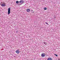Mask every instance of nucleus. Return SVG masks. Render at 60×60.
<instances>
[{
	"instance_id": "nucleus-1",
	"label": "nucleus",
	"mask_w": 60,
	"mask_h": 60,
	"mask_svg": "<svg viewBox=\"0 0 60 60\" xmlns=\"http://www.w3.org/2000/svg\"><path fill=\"white\" fill-rule=\"evenodd\" d=\"M8 14L9 15L10 14V13H11V8H9L8 9Z\"/></svg>"
},
{
	"instance_id": "nucleus-2",
	"label": "nucleus",
	"mask_w": 60,
	"mask_h": 60,
	"mask_svg": "<svg viewBox=\"0 0 60 60\" xmlns=\"http://www.w3.org/2000/svg\"><path fill=\"white\" fill-rule=\"evenodd\" d=\"M23 2L24 0H21L20 1H19V4H22V3H23Z\"/></svg>"
},
{
	"instance_id": "nucleus-3",
	"label": "nucleus",
	"mask_w": 60,
	"mask_h": 60,
	"mask_svg": "<svg viewBox=\"0 0 60 60\" xmlns=\"http://www.w3.org/2000/svg\"><path fill=\"white\" fill-rule=\"evenodd\" d=\"M45 56V53H43L41 54V56L42 57H44V56Z\"/></svg>"
},
{
	"instance_id": "nucleus-4",
	"label": "nucleus",
	"mask_w": 60,
	"mask_h": 60,
	"mask_svg": "<svg viewBox=\"0 0 60 60\" xmlns=\"http://www.w3.org/2000/svg\"><path fill=\"white\" fill-rule=\"evenodd\" d=\"M1 6H2L3 7V6H5V4H0Z\"/></svg>"
},
{
	"instance_id": "nucleus-5",
	"label": "nucleus",
	"mask_w": 60,
	"mask_h": 60,
	"mask_svg": "<svg viewBox=\"0 0 60 60\" xmlns=\"http://www.w3.org/2000/svg\"><path fill=\"white\" fill-rule=\"evenodd\" d=\"M16 52L17 53V54H19V50H17L16 51Z\"/></svg>"
},
{
	"instance_id": "nucleus-6",
	"label": "nucleus",
	"mask_w": 60,
	"mask_h": 60,
	"mask_svg": "<svg viewBox=\"0 0 60 60\" xmlns=\"http://www.w3.org/2000/svg\"><path fill=\"white\" fill-rule=\"evenodd\" d=\"M26 11L27 12H29L30 11V10L29 9H27L26 10Z\"/></svg>"
},
{
	"instance_id": "nucleus-7",
	"label": "nucleus",
	"mask_w": 60,
	"mask_h": 60,
	"mask_svg": "<svg viewBox=\"0 0 60 60\" xmlns=\"http://www.w3.org/2000/svg\"><path fill=\"white\" fill-rule=\"evenodd\" d=\"M19 2L18 1H16V4H19Z\"/></svg>"
},
{
	"instance_id": "nucleus-8",
	"label": "nucleus",
	"mask_w": 60,
	"mask_h": 60,
	"mask_svg": "<svg viewBox=\"0 0 60 60\" xmlns=\"http://www.w3.org/2000/svg\"><path fill=\"white\" fill-rule=\"evenodd\" d=\"M48 60H51L52 59L51 58H49L48 59Z\"/></svg>"
},
{
	"instance_id": "nucleus-9",
	"label": "nucleus",
	"mask_w": 60,
	"mask_h": 60,
	"mask_svg": "<svg viewBox=\"0 0 60 60\" xmlns=\"http://www.w3.org/2000/svg\"><path fill=\"white\" fill-rule=\"evenodd\" d=\"M44 10H47V8H45L44 9Z\"/></svg>"
},
{
	"instance_id": "nucleus-10",
	"label": "nucleus",
	"mask_w": 60,
	"mask_h": 60,
	"mask_svg": "<svg viewBox=\"0 0 60 60\" xmlns=\"http://www.w3.org/2000/svg\"><path fill=\"white\" fill-rule=\"evenodd\" d=\"M31 11L32 12H34V11H33V10H31Z\"/></svg>"
},
{
	"instance_id": "nucleus-11",
	"label": "nucleus",
	"mask_w": 60,
	"mask_h": 60,
	"mask_svg": "<svg viewBox=\"0 0 60 60\" xmlns=\"http://www.w3.org/2000/svg\"><path fill=\"white\" fill-rule=\"evenodd\" d=\"M54 55H55V56H57V55H56L55 54Z\"/></svg>"
},
{
	"instance_id": "nucleus-12",
	"label": "nucleus",
	"mask_w": 60,
	"mask_h": 60,
	"mask_svg": "<svg viewBox=\"0 0 60 60\" xmlns=\"http://www.w3.org/2000/svg\"><path fill=\"white\" fill-rule=\"evenodd\" d=\"M44 44H46V42H44Z\"/></svg>"
},
{
	"instance_id": "nucleus-13",
	"label": "nucleus",
	"mask_w": 60,
	"mask_h": 60,
	"mask_svg": "<svg viewBox=\"0 0 60 60\" xmlns=\"http://www.w3.org/2000/svg\"><path fill=\"white\" fill-rule=\"evenodd\" d=\"M45 23H46V24H47L48 25V23H47V22H45Z\"/></svg>"
},
{
	"instance_id": "nucleus-14",
	"label": "nucleus",
	"mask_w": 60,
	"mask_h": 60,
	"mask_svg": "<svg viewBox=\"0 0 60 60\" xmlns=\"http://www.w3.org/2000/svg\"><path fill=\"white\" fill-rule=\"evenodd\" d=\"M58 60H60V59H58Z\"/></svg>"
}]
</instances>
